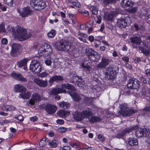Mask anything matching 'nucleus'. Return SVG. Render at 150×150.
Wrapping results in <instances>:
<instances>
[{
	"label": "nucleus",
	"instance_id": "nucleus-22",
	"mask_svg": "<svg viewBox=\"0 0 150 150\" xmlns=\"http://www.w3.org/2000/svg\"><path fill=\"white\" fill-rule=\"evenodd\" d=\"M14 91L16 92H19L22 93L23 92L26 91L25 88L21 84H16L14 87Z\"/></svg>",
	"mask_w": 150,
	"mask_h": 150
},
{
	"label": "nucleus",
	"instance_id": "nucleus-44",
	"mask_svg": "<svg viewBox=\"0 0 150 150\" xmlns=\"http://www.w3.org/2000/svg\"><path fill=\"white\" fill-rule=\"evenodd\" d=\"M13 0H4V3L8 5L12 6L13 4Z\"/></svg>",
	"mask_w": 150,
	"mask_h": 150
},
{
	"label": "nucleus",
	"instance_id": "nucleus-4",
	"mask_svg": "<svg viewBox=\"0 0 150 150\" xmlns=\"http://www.w3.org/2000/svg\"><path fill=\"white\" fill-rule=\"evenodd\" d=\"M92 114L91 110L90 109L83 111L81 112L78 111L74 112L73 114L74 118L76 121H79L87 117L89 119V116Z\"/></svg>",
	"mask_w": 150,
	"mask_h": 150
},
{
	"label": "nucleus",
	"instance_id": "nucleus-58",
	"mask_svg": "<svg viewBox=\"0 0 150 150\" xmlns=\"http://www.w3.org/2000/svg\"><path fill=\"white\" fill-rule=\"evenodd\" d=\"M78 76L76 75H75L73 76L72 78V79L71 80V83H75V82H76L78 81V80H76L74 77Z\"/></svg>",
	"mask_w": 150,
	"mask_h": 150
},
{
	"label": "nucleus",
	"instance_id": "nucleus-18",
	"mask_svg": "<svg viewBox=\"0 0 150 150\" xmlns=\"http://www.w3.org/2000/svg\"><path fill=\"white\" fill-rule=\"evenodd\" d=\"M11 76L14 79L19 81H26V80L25 78L22 76L19 73H16L13 72L11 74Z\"/></svg>",
	"mask_w": 150,
	"mask_h": 150
},
{
	"label": "nucleus",
	"instance_id": "nucleus-36",
	"mask_svg": "<svg viewBox=\"0 0 150 150\" xmlns=\"http://www.w3.org/2000/svg\"><path fill=\"white\" fill-rule=\"evenodd\" d=\"M58 142L56 140H54L49 142L48 145L52 148L56 147L57 146Z\"/></svg>",
	"mask_w": 150,
	"mask_h": 150
},
{
	"label": "nucleus",
	"instance_id": "nucleus-28",
	"mask_svg": "<svg viewBox=\"0 0 150 150\" xmlns=\"http://www.w3.org/2000/svg\"><path fill=\"white\" fill-rule=\"evenodd\" d=\"M31 94L29 92H23L19 94L18 97L20 98H22L24 99L27 100L29 99L30 97Z\"/></svg>",
	"mask_w": 150,
	"mask_h": 150
},
{
	"label": "nucleus",
	"instance_id": "nucleus-49",
	"mask_svg": "<svg viewBox=\"0 0 150 150\" xmlns=\"http://www.w3.org/2000/svg\"><path fill=\"white\" fill-rule=\"evenodd\" d=\"M134 27L135 30L137 31H138L139 30H144V28L143 27H139V26L137 24H134Z\"/></svg>",
	"mask_w": 150,
	"mask_h": 150
},
{
	"label": "nucleus",
	"instance_id": "nucleus-31",
	"mask_svg": "<svg viewBox=\"0 0 150 150\" xmlns=\"http://www.w3.org/2000/svg\"><path fill=\"white\" fill-rule=\"evenodd\" d=\"M129 129H126L124 130L121 131L120 132L118 133L116 135L115 137L118 138H122V137L125 135L126 132H129Z\"/></svg>",
	"mask_w": 150,
	"mask_h": 150
},
{
	"label": "nucleus",
	"instance_id": "nucleus-14",
	"mask_svg": "<svg viewBox=\"0 0 150 150\" xmlns=\"http://www.w3.org/2000/svg\"><path fill=\"white\" fill-rule=\"evenodd\" d=\"M19 15L22 17H26L31 14L32 11L28 7H26L20 10L17 9Z\"/></svg>",
	"mask_w": 150,
	"mask_h": 150
},
{
	"label": "nucleus",
	"instance_id": "nucleus-64",
	"mask_svg": "<svg viewBox=\"0 0 150 150\" xmlns=\"http://www.w3.org/2000/svg\"><path fill=\"white\" fill-rule=\"evenodd\" d=\"M145 18L146 21L149 23H150V14L145 16Z\"/></svg>",
	"mask_w": 150,
	"mask_h": 150
},
{
	"label": "nucleus",
	"instance_id": "nucleus-16",
	"mask_svg": "<svg viewBox=\"0 0 150 150\" xmlns=\"http://www.w3.org/2000/svg\"><path fill=\"white\" fill-rule=\"evenodd\" d=\"M86 53L88 55L91 56L95 58V59H93L94 61L98 60L100 59V56L98 54V52H96L92 48L86 49Z\"/></svg>",
	"mask_w": 150,
	"mask_h": 150
},
{
	"label": "nucleus",
	"instance_id": "nucleus-1",
	"mask_svg": "<svg viewBox=\"0 0 150 150\" xmlns=\"http://www.w3.org/2000/svg\"><path fill=\"white\" fill-rule=\"evenodd\" d=\"M65 89L69 90L68 93L74 100L78 101L80 100V96L74 92L76 91L75 87L69 83L62 84L61 88H53L51 91L50 94L54 95L61 93H66Z\"/></svg>",
	"mask_w": 150,
	"mask_h": 150
},
{
	"label": "nucleus",
	"instance_id": "nucleus-9",
	"mask_svg": "<svg viewBox=\"0 0 150 150\" xmlns=\"http://www.w3.org/2000/svg\"><path fill=\"white\" fill-rule=\"evenodd\" d=\"M131 22V20L129 16H126L124 18L122 17L118 19L117 22V25L121 28H125L129 25Z\"/></svg>",
	"mask_w": 150,
	"mask_h": 150
},
{
	"label": "nucleus",
	"instance_id": "nucleus-19",
	"mask_svg": "<svg viewBox=\"0 0 150 150\" xmlns=\"http://www.w3.org/2000/svg\"><path fill=\"white\" fill-rule=\"evenodd\" d=\"M45 109L46 111L49 114L54 113L57 109L56 105L50 104H47L45 106Z\"/></svg>",
	"mask_w": 150,
	"mask_h": 150
},
{
	"label": "nucleus",
	"instance_id": "nucleus-5",
	"mask_svg": "<svg viewBox=\"0 0 150 150\" xmlns=\"http://www.w3.org/2000/svg\"><path fill=\"white\" fill-rule=\"evenodd\" d=\"M120 110L118 112V114L123 117H126L131 115L132 113L136 112V110L132 108L129 109L127 104L124 103L120 106Z\"/></svg>",
	"mask_w": 150,
	"mask_h": 150
},
{
	"label": "nucleus",
	"instance_id": "nucleus-45",
	"mask_svg": "<svg viewBox=\"0 0 150 150\" xmlns=\"http://www.w3.org/2000/svg\"><path fill=\"white\" fill-rule=\"evenodd\" d=\"M67 130V128L65 127H61L58 129L59 132L60 133H64Z\"/></svg>",
	"mask_w": 150,
	"mask_h": 150
},
{
	"label": "nucleus",
	"instance_id": "nucleus-26",
	"mask_svg": "<svg viewBox=\"0 0 150 150\" xmlns=\"http://www.w3.org/2000/svg\"><path fill=\"white\" fill-rule=\"evenodd\" d=\"M128 144L130 146H135L138 144L137 140L134 138H129L127 140Z\"/></svg>",
	"mask_w": 150,
	"mask_h": 150
},
{
	"label": "nucleus",
	"instance_id": "nucleus-46",
	"mask_svg": "<svg viewBox=\"0 0 150 150\" xmlns=\"http://www.w3.org/2000/svg\"><path fill=\"white\" fill-rule=\"evenodd\" d=\"M144 113H145L147 115L149 116V112H150V106L148 107H146L144 108Z\"/></svg>",
	"mask_w": 150,
	"mask_h": 150
},
{
	"label": "nucleus",
	"instance_id": "nucleus-63",
	"mask_svg": "<svg viewBox=\"0 0 150 150\" xmlns=\"http://www.w3.org/2000/svg\"><path fill=\"white\" fill-rule=\"evenodd\" d=\"M70 148L68 146H64L60 149V150H69Z\"/></svg>",
	"mask_w": 150,
	"mask_h": 150
},
{
	"label": "nucleus",
	"instance_id": "nucleus-30",
	"mask_svg": "<svg viewBox=\"0 0 150 150\" xmlns=\"http://www.w3.org/2000/svg\"><path fill=\"white\" fill-rule=\"evenodd\" d=\"M63 80L62 77L60 76L55 75L51 78L48 81L50 83H51L54 81H59Z\"/></svg>",
	"mask_w": 150,
	"mask_h": 150
},
{
	"label": "nucleus",
	"instance_id": "nucleus-23",
	"mask_svg": "<svg viewBox=\"0 0 150 150\" xmlns=\"http://www.w3.org/2000/svg\"><path fill=\"white\" fill-rule=\"evenodd\" d=\"M88 63H90L88 62ZM88 63L86 62H83L81 64V66L83 68H84V70L86 72L87 74H89L91 71H93V69L89 66Z\"/></svg>",
	"mask_w": 150,
	"mask_h": 150
},
{
	"label": "nucleus",
	"instance_id": "nucleus-8",
	"mask_svg": "<svg viewBox=\"0 0 150 150\" xmlns=\"http://www.w3.org/2000/svg\"><path fill=\"white\" fill-rule=\"evenodd\" d=\"M30 5L35 9L38 10L44 9L47 6L45 2L42 0H31Z\"/></svg>",
	"mask_w": 150,
	"mask_h": 150
},
{
	"label": "nucleus",
	"instance_id": "nucleus-7",
	"mask_svg": "<svg viewBox=\"0 0 150 150\" xmlns=\"http://www.w3.org/2000/svg\"><path fill=\"white\" fill-rule=\"evenodd\" d=\"M55 46L57 49L58 50L67 52L70 49L71 45L68 42L63 40L56 44Z\"/></svg>",
	"mask_w": 150,
	"mask_h": 150
},
{
	"label": "nucleus",
	"instance_id": "nucleus-29",
	"mask_svg": "<svg viewBox=\"0 0 150 150\" xmlns=\"http://www.w3.org/2000/svg\"><path fill=\"white\" fill-rule=\"evenodd\" d=\"M15 108L11 105H3V106H0V109L4 111H12L15 110Z\"/></svg>",
	"mask_w": 150,
	"mask_h": 150
},
{
	"label": "nucleus",
	"instance_id": "nucleus-56",
	"mask_svg": "<svg viewBox=\"0 0 150 150\" xmlns=\"http://www.w3.org/2000/svg\"><path fill=\"white\" fill-rule=\"evenodd\" d=\"M20 121H22L24 120L23 117L21 115H19L15 118Z\"/></svg>",
	"mask_w": 150,
	"mask_h": 150
},
{
	"label": "nucleus",
	"instance_id": "nucleus-37",
	"mask_svg": "<svg viewBox=\"0 0 150 150\" xmlns=\"http://www.w3.org/2000/svg\"><path fill=\"white\" fill-rule=\"evenodd\" d=\"M90 9L93 14L97 15L98 14V8L96 6H91Z\"/></svg>",
	"mask_w": 150,
	"mask_h": 150
},
{
	"label": "nucleus",
	"instance_id": "nucleus-59",
	"mask_svg": "<svg viewBox=\"0 0 150 150\" xmlns=\"http://www.w3.org/2000/svg\"><path fill=\"white\" fill-rule=\"evenodd\" d=\"M56 122L57 123L60 125L63 124L64 122L63 120L62 119H58L56 121Z\"/></svg>",
	"mask_w": 150,
	"mask_h": 150
},
{
	"label": "nucleus",
	"instance_id": "nucleus-50",
	"mask_svg": "<svg viewBox=\"0 0 150 150\" xmlns=\"http://www.w3.org/2000/svg\"><path fill=\"white\" fill-rule=\"evenodd\" d=\"M52 63V62L51 59H46L45 61V63L46 65L48 66H50Z\"/></svg>",
	"mask_w": 150,
	"mask_h": 150
},
{
	"label": "nucleus",
	"instance_id": "nucleus-55",
	"mask_svg": "<svg viewBox=\"0 0 150 150\" xmlns=\"http://www.w3.org/2000/svg\"><path fill=\"white\" fill-rule=\"evenodd\" d=\"M98 138L102 142H103L105 140V138L102 134H99L98 136Z\"/></svg>",
	"mask_w": 150,
	"mask_h": 150
},
{
	"label": "nucleus",
	"instance_id": "nucleus-32",
	"mask_svg": "<svg viewBox=\"0 0 150 150\" xmlns=\"http://www.w3.org/2000/svg\"><path fill=\"white\" fill-rule=\"evenodd\" d=\"M58 104L59 107L64 109L67 108L70 106L69 103L63 101L58 103Z\"/></svg>",
	"mask_w": 150,
	"mask_h": 150
},
{
	"label": "nucleus",
	"instance_id": "nucleus-39",
	"mask_svg": "<svg viewBox=\"0 0 150 150\" xmlns=\"http://www.w3.org/2000/svg\"><path fill=\"white\" fill-rule=\"evenodd\" d=\"M98 37L100 38L99 39H95V42H94L95 47L96 48L98 47L100 45L101 42L100 40H101L103 38L102 37L100 36H99Z\"/></svg>",
	"mask_w": 150,
	"mask_h": 150
},
{
	"label": "nucleus",
	"instance_id": "nucleus-47",
	"mask_svg": "<svg viewBox=\"0 0 150 150\" xmlns=\"http://www.w3.org/2000/svg\"><path fill=\"white\" fill-rule=\"evenodd\" d=\"M88 27V26L86 24H84L81 25L79 28V29L81 30H86Z\"/></svg>",
	"mask_w": 150,
	"mask_h": 150
},
{
	"label": "nucleus",
	"instance_id": "nucleus-15",
	"mask_svg": "<svg viewBox=\"0 0 150 150\" xmlns=\"http://www.w3.org/2000/svg\"><path fill=\"white\" fill-rule=\"evenodd\" d=\"M22 51L21 46L18 44H13L12 46V51L11 52V55L15 56Z\"/></svg>",
	"mask_w": 150,
	"mask_h": 150
},
{
	"label": "nucleus",
	"instance_id": "nucleus-3",
	"mask_svg": "<svg viewBox=\"0 0 150 150\" xmlns=\"http://www.w3.org/2000/svg\"><path fill=\"white\" fill-rule=\"evenodd\" d=\"M7 29L11 33L15 38L18 39L21 41L28 39L31 36L30 34H27L25 29L19 26H17L14 28L11 25L8 26Z\"/></svg>",
	"mask_w": 150,
	"mask_h": 150
},
{
	"label": "nucleus",
	"instance_id": "nucleus-57",
	"mask_svg": "<svg viewBox=\"0 0 150 150\" xmlns=\"http://www.w3.org/2000/svg\"><path fill=\"white\" fill-rule=\"evenodd\" d=\"M0 31L3 32H5V28L4 25L2 24H0Z\"/></svg>",
	"mask_w": 150,
	"mask_h": 150
},
{
	"label": "nucleus",
	"instance_id": "nucleus-17",
	"mask_svg": "<svg viewBox=\"0 0 150 150\" xmlns=\"http://www.w3.org/2000/svg\"><path fill=\"white\" fill-rule=\"evenodd\" d=\"M41 96L40 95L37 93H34L33 94L29 103L31 105H34L35 102L41 100Z\"/></svg>",
	"mask_w": 150,
	"mask_h": 150
},
{
	"label": "nucleus",
	"instance_id": "nucleus-61",
	"mask_svg": "<svg viewBox=\"0 0 150 150\" xmlns=\"http://www.w3.org/2000/svg\"><path fill=\"white\" fill-rule=\"evenodd\" d=\"M122 59L123 61H125L126 62H128L129 60V58L127 56H125L122 57Z\"/></svg>",
	"mask_w": 150,
	"mask_h": 150
},
{
	"label": "nucleus",
	"instance_id": "nucleus-11",
	"mask_svg": "<svg viewBox=\"0 0 150 150\" xmlns=\"http://www.w3.org/2000/svg\"><path fill=\"white\" fill-rule=\"evenodd\" d=\"M118 9H114L113 11H110L109 9L107 10L104 13V18L107 21H111L118 14Z\"/></svg>",
	"mask_w": 150,
	"mask_h": 150
},
{
	"label": "nucleus",
	"instance_id": "nucleus-54",
	"mask_svg": "<svg viewBox=\"0 0 150 150\" xmlns=\"http://www.w3.org/2000/svg\"><path fill=\"white\" fill-rule=\"evenodd\" d=\"M87 35L86 34L81 33L80 32H79L78 33V37H83L84 38H86L87 37Z\"/></svg>",
	"mask_w": 150,
	"mask_h": 150
},
{
	"label": "nucleus",
	"instance_id": "nucleus-25",
	"mask_svg": "<svg viewBox=\"0 0 150 150\" xmlns=\"http://www.w3.org/2000/svg\"><path fill=\"white\" fill-rule=\"evenodd\" d=\"M30 60L28 58L22 59L17 62V64L19 67H21L26 65L27 62Z\"/></svg>",
	"mask_w": 150,
	"mask_h": 150
},
{
	"label": "nucleus",
	"instance_id": "nucleus-2",
	"mask_svg": "<svg viewBox=\"0 0 150 150\" xmlns=\"http://www.w3.org/2000/svg\"><path fill=\"white\" fill-rule=\"evenodd\" d=\"M148 40L150 42V36L148 37ZM130 42L133 44L134 48H139V51H141L145 55L149 54L150 53V46L149 45L148 41H144L142 42L140 37H133L130 38Z\"/></svg>",
	"mask_w": 150,
	"mask_h": 150
},
{
	"label": "nucleus",
	"instance_id": "nucleus-38",
	"mask_svg": "<svg viewBox=\"0 0 150 150\" xmlns=\"http://www.w3.org/2000/svg\"><path fill=\"white\" fill-rule=\"evenodd\" d=\"M47 144L46 138H42L40 141L39 145L40 147H43L45 146Z\"/></svg>",
	"mask_w": 150,
	"mask_h": 150
},
{
	"label": "nucleus",
	"instance_id": "nucleus-6",
	"mask_svg": "<svg viewBox=\"0 0 150 150\" xmlns=\"http://www.w3.org/2000/svg\"><path fill=\"white\" fill-rule=\"evenodd\" d=\"M52 49L50 45L48 43H44L42 44L39 47L38 50V53L44 55L46 57V56H48L52 52Z\"/></svg>",
	"mask_w": 150,
	"mask_h": 150
},
{
	"label": "nucleus",
	"instance_id": "nucleus-48",
	"mask_svg": "<svg viewBox=\"0 0 150 150\" xmlns=\"http://www.w3.org/2000/svg\"><path fill=\"white\" fill-rule=\"evenodd\" d=\"M48 75V74L46 72H42L39 75V76L41 78H44L46 77Z\"/></svg>",
	"mask_w": 150,
	"mask_h": 150
},
{
	"label": "nucleus",
	"instance_id": "nucleus-41",
	"mask_svg": "<svg viewBox=\"0 0 150 150\" xmlns=\"http://www.w3.org/2000/svg\"><path fill=\"white\" fill-rule=\"evenodd\" d=\"M47 81H43L41 80L38 86L40 87H45L47 86Z\"/></svg>",
	"mask_w": 150,
	"mask_h": 150
},
{
	"label": "nucleus",
	"instance_id": "nucleus-62",
	"mask_svg": "<svg viewBox=\"0 0 150 150\" xmlns=\"http://www.w3.org/2000/svg\"><path fill=\"white\" fill-rule=\"evenodd\" d=\"M149 135L145 136L146 137V141L149 144H150V137L148 136Z\"/></svg>",
	"mask_w": 150,
	"mask_h": 150
},
{
	"label": "nucleus",
	"instance_id": "nucleus-43",
	"mask_svg": "<svg viewBox=\"0 0 150 150\" xmlns=\"http://www.w3.org/2000/svg\"><path fill=\"white\" fill-rule=\"evenodd\" d=\"M69 145L72 147L75 148L77 150L80 148L79 146L76 143H72L70 142L69 143Z\"/></svg>",
	"mask_w": 150,
	"mask_h": 150
},
{
	"label": "nucleus",
	"instance_id": "nucleus-42",
	"mask_svg": "<svg viewBox=\"0 0 150 150\" xmlns=\"http://www.w3.org/2000/svg\"><path fill=\"white\" fill-rule=\"evenodd\" d=\"M93 98H88L87 97H85L84 98V102L86 103H90L93 101Z\"/></svg>",
	"mask_w": 150,
	"mask_h": 150
},
{
	"label": "nucleus",
	"instance_id": "nucleus-53",
	"mask_svg": "<svg viewBox=\"0 0 150 150\" xmlns=\"http://www.w3.org/2000/svg\"><path fill=\"white\" fill-rule=\"evenodd\" d=\"M41 79H40V78H35L34 80V82L37 84L38 85H39Z\"/></svg>",
	"mask_w": 150,
	"mask_h": 150
},
{
	"label": "nucleus",
	"instance_id": "nucleus-52",
	"mask_svg": "<svg viewBox=\"0 0 150 150\" xmlns=\"http://www.w3.org/2000/svg\"><path fill=\"white\" fill-rule=\"evenodd\" d=\"M9 122V121L6 119L1 120L0 122V123L3 125H5Z\"/></svg>",
	"mask_w": 150,
	"mask_h": 150
},
{
	"label": "nucleus",
	"instance_id": "nucleus-13",
	"mask_svg": "<svg viewBox=\"0 0 150 150\" xmlns=\"http://www.w3.org/2000/svg\"><path fill=\"white\" fill-rule=\"evenodd\" d=\"M136 136L138 137H144L150 134V130L149 129L145 128H138L135 132Z\"/></svg>",
	"mask_w": 150,
	"mask_h": 150
},
{
	"label": "nucleus",
	"instance_id": "nucleus-35",
	"mask_svg": "<svg viewBox=\"0 0 150 150\" xmlns=\"http://www.w3.org/2000/svg\"><path fill=\"white\" fill-rule=\"evenodd\" d=\"M110 71L109 74L110 76V79H113L117 74V72L116 71H113V68H110Z\"/></svg>",
	"mask_w": 150,
	"mask_h": 150
},
{
	"label": "nucleus",
	"instance_id": "nucleus-60",
	"mask_svg": "<svg viewBox=\"0 0 150 150\" xmlns=\"http://www.w3.org/2000/svg\"><path fill=\"white\" fill-rule=\"evenodd\" d=\"M83 37H78V39L81 41L83 42H84L86 43L87 42V41Z\"/></svg>",
	"mask_w": 150,
	"mask_h": 150
},
{
	"label": "nucleus",
	"instance_id": "nucleus-51",
	"mask_svg": "<svg viewBox=\"0 0 150 150\" xmlns=\"http://www.w3.org/2000/svg\"><path fill=\"white\" fill-rule=\"evenodd\" d=\"M93 91L94 92H98L100 90V87L96 86H95L93 87Z\"/></svg>",
	"mask_w": 150,
	"mask_h": 150
},
{
	"label": "nucleus",
	"instance_id": "nucleus-21",
	"mask_svg": "<svg viewBox=\"0 0 150 150\" xmlns=\"http://www.w3.org/2000/svg\"><path fill=\"white\" fill-rule=\"evenodd\" d=\"M109 62V60L105 58H103L101 62L97 65V67L99 68H103L108 65Z\"/></svg>",
	"mask_w": 150,
	"mask_h": 150
},
{
	"label": "nucleus",
	"instance_id": "nucleus-34",
	"mask_svg": "<svg viewBox=\"0 0 150 150\" xmlns=\"http://www.w3.org/2000/svg\"><path fill=\"white\" fill-rule=\"evenodd\" d=\"M92 115V114L91 115V116ZM90 116H89V119H88L89 120V121L91 122L94 123L98 121H100L101 120V118L98 116L92 117H91V118H90Z\"/></svg>",
	"mask_w": 150,
	"mask_h": 150
},
{
	"label": "nucleus",
	"instance_id": "nucleus-12",
	"mask_svg": "<svg viewBox=\"0 0 150 150\" xmlns=\"http://www.w3.org/2000/svg\"><path fill=\"white\" fill-rule=\"evenodd\" d=\"M139 85V81L136 79L132 78L128 81L127 87L129 88L137 89Z\"/></svg>",
	"mask_w": 150,
	"mask_h": 150
},
{
	"label": "nucleus",
	"instance_id": "nucleus-24",
	"mask_svg": "<svg viewBox=\"0 0 150 150\" xmlns=\"http://www.w3.org/2000/svg\"><path fill=\"white\" fill-rule=\"evenodd\" d=\"M67 3L71 7L74 8V6L77 8H80L81 6L80 4L78 2H74L71 0H69L67 1Z\"/></svg>",
	"mask_w": 150,
	"mask_h": 150
},
{
	"label": "nucleus",
	"instance_id": "nucleus-27",
	"mask_svg": "<svg viewBox=\"0 0 150 150\" xmlns=\"http://www.w3.org/2000/svg\"><path fill=\"white\" fill-rule=\"evenodd\" d=\"M57 114L61 117H64L69 115L70 112L69 111L60 110L57 111Z\"/></svg>",
	"mask_w": 150,
	"mask_h": 150
},
{
	"label": "nucleus",
	"instance_id": "nucleus-33",
	"mask_svg": "<svg viewBox=\"0 0 150 150\" xmlns=\"http://www.w3.org/2000/svg\"><path fill=\"white\" fill-rule=\"evenodd\" d=\"M76 80L78 81L76 82L77 86L79 87H82L84 84V83L83 81L81 78L79 76L74 77Z\"/></svg>",
	"mask_w": 150,
	"mask_h": 150
},
{
	"label": "nucleus",
	"instance_id": "nucleus-10",
	"mask_svg": "<svg viewBox=\"0 0 150 150\" xmlns=\"http://www.w3.org/2000/svg\"><path fill=\"white\" fill-rule=\"evenodd\" d=\"M30 69L32 71L37 73H39L41 71V67L38 59H34L32 61L30 66Z\"/></svg>",
	"mask_w": 150,
	"mask_h": 150
},
{
	"label": "nucleus",
	"instance_id": "nucleus-20",
	"mask_svg": "<svg viewBox=\"0 0 150 150\" xmlns=\"http://www.w3.org/2000/svg\"><path fill=\"white\" fill-rule=\"evenodd\" d=\"M134 2L131 0H122L121 2V5L123 8L127 7H132Z\"/></svg>",
	"mask_w": 150,
	"mask_h": 150
},
{
	"label": "nucleus",
	"instance_id": "nucleus-40",
	"mask_svg": "<svg viewBox=\"0 0 150 150\" xmlns=\"http://www.w3.org/2000/svg\"><path fill=\"white\" fill-rule=\"evenodd\" d=\"M55 31L54 30H52L47 34V36L49 38H53L55 35Z\"/></svg>",
	"mask_w": 150,
	"mask_h": 150
}]
</instances>
